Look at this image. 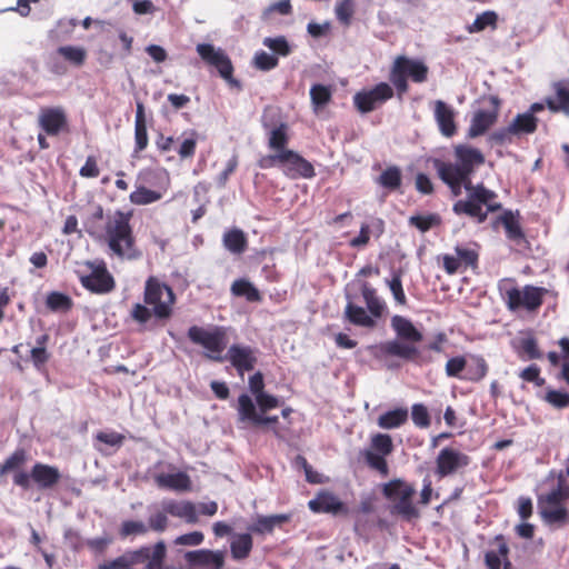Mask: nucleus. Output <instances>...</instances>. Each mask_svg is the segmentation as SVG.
Here are the masks:
<instances>
[{
  "label": "nucleus",
  "mask_w": 569,
  "mask_h": 569,
  "mask_svg": "<svg viewBox=\"0 0 569 569\" xmlns=\"http://www.w3.org/2000/svg\"><path fill=\"white\" fill-rule=\"evenodd\" d=\"M483 163L482 152L467 144H458L455 148L453 162L433 160L438 177L449 187L453 197H459L462 189L467 192L466 199L453 203L452 211L458 216L466 214L478 223L485 222L489 212L501 208V204L496 202V192L487 189L483 183L473 184L471 181L472 174Z\"/></svg>",
  "instance_id": "f257e3e1"
},
{
  "label": "nucleus",
  "mask_w": 569,
  "mask_h": 569,
  "mask_svg": "<svg viewBox=\"0 0 569 569\" xmlns=\"http://www.w3.org/2000/svg\"><path fill=\"white\" fill-rule=\"evenodd\" d=\"M228 329L222 326H213L210 330L199 326H191L187 336L189 340L198 346L203 347L207 352L204 356L217 362L223 360L230 361L240 376L244 371H251L257 363L256 350L250 346L232 345L229 347L227 355L221 356L228 345Z\"/></svg>",
  "instance_id": "f03ea898"
},
{
  "label": "nucleus",
  "mask_w": 569,
  "mask_h": 569,
  "mask_svg": "<svg viewBox=\"0 0 569 569\" xmlns=\"http://www.w3.org/2000/svg\"><path fill=\"white\" fill-rule=\"evenodd\" d=\"M390 326L397 339L380 343L378 348L381 355L400 359H412L417 356L418 347L416 345L422 341V332L415 327L410 319L400 315H395L391 318Z\"/></svg>",
  "instance_id": "7ed1b4c3"
},
{
  "label": "nucleus",
  "mask_w": 569,
  "mask_h": 569,
  "mask_svg": "<svg viewBox=\"0 0 569 569\" xmlns=\"http://www.w3.org/2000/svg\"><path fill=\"white\" fill-rule=\"evenodd\" d=\"M129 221L128 213L116 211L107 221L106 238L113 254L121 259L133 260L140 256V252L134 247V237Z\"/></svg>",
  "instance_id": "20e7f679"
},
{
  "label": "nucleus",
  "mask_w": 569,
  "mask_h": 569,
  "mask_svg": "<svg viewBox=\"0 0 569 569\" xmlns=\"http://www.w3.org/2000/svg\"><path fill=\"white\" fill-rule=\"evenodd\" d=\"M428 73L429 68L422 60L398 56L392 62L389 80L401 99L409 89L408 78L416 83H422L427 81Z\"/></svg>",
  "instance_id": "39448f33"
},
{
  "label": "nucleus",
  "mask_w": 569,
  "mask_h": 569,
  "mask_svg": "<svg viewBox=\"0 0 569 569\" xmlns=\"http://www.w3.org/2000/svg\"><path fill=\"white\" fill-rule=\"evenodd\" d=\"M568 488L563 487L562 479H559L557 487L550 492L538 498V512L547 525L562 526L568 521V510L563 501L568 498Z\"/></svg>",
  "instance_id": "423d86ee"
},
{
  "label": "nucleus",
  "mask_w": 569,
  "mask_h": 569,
  "mask_svg": "<svg viewBox=\"0 0 569 569\" xmlns=\"http://www.w3.org/2000/svg\"><path fill=\"white\" fill-rule=\"evenodd\" d=\"M61 479L60 470L51 465L37 462L30 472L19 470L13 475V483L23 490L31 488L32 481L39 490L52 489Z\"/></svg>",
  "instance_id": "0eeeda50"
},
{
  "label": "nucleus",
  "mask_w": 569,
  "mask_h": 569,
  "mask_svg": "<svg viewBox=\"0 0 569 569\" xmlns=\"http://www.w3.org/2000/svg\"><path fill=\"white\" fill-rule=\"evenodd\" d=\"M176 297L171 287L161 283L154 278H149L144 287V303L152 306L153 316L157 319H169L172 315V306Z\"/></svg>",
  "instance_id": "6e6552de"
},
{
  "label": "nucleus",
  "mask_w": 569,
  "mask_h": 569,
  "mask_svg": "<svg viewBox=\"0 0 569 569\" xmlns=\"http://www.w3.org/2000/svg\"><path fill=\"white\" fill-rule=\"evenodd\" d=\"M196 51L202 61L208 66L213 67L218 71L219 76L230 86L240 88V82L232 77V62L223 49L216 48L211 43H198Z\"/></svg>",
  "instance_id": "1a4fd4ad"
},
{
  "label": "nucleus",
  "mask_w": 569,
  "mask_h": 569,
  "mask_svg": "<svg viewBox=\"0 0 569 569\" xmlns=\"http://www.w3.org/2000/svg\"><path fill=\"white\" fill-rule=\"evenodd\" d=\"M415 492L416 490L411 485H408L401 480L390 481L383 487V495L387 498H398L393 506V512L400 515L406 520H411L419 517V511L411 501Z\"/></svg>",
  "instance_id": "9d476101"
},
{
  "label": "nucleus",
  "mask_w": 569,
  "mask_h": 569,
  "mask_svg": "<svg viewBox=\"0 0 569 569\" xmlns=\"http://www.w3.org/2000/svg\"><path fill=\"white\" fill-rule=\"evenodd\" d=\"M393 97V89L387 82H380L369 90L358 91L353 104L360 113H369Z\"/></svg>",
  "instance_id": "9b49d317"
},
{
  "label": "nucleus",
  "mask_w": 569,
  "mask_h": 569,
  "mask_svg": "<svg viewBox=\"0 0 569 569\" xmlns=\"http://www.w3.org/2000/svg\"><path fill=\"white\" fill-rule=\"evenodd\" d=\"M503 300L511 311L520 308L536 310L542 303V289L533 286H526L523 290L511 287L505 291Z\"/></svg>",
  "instance_id": "f8f14e48"
},
{
  "label": "nucleus",
  "mask_w": 569,
  "mask_h": 569,
  "mask_svg": "<svg viewBox=\"0 0 569 569\" xmlns=\"http://www.w3.org/2000/svg\"><path fill=\"white\" fill-rule=\"evenodd\" d=\"M167 555L164 541L160 540L153 546H142L137 550L123 553L131 568L134 565L146 563L144 569H159L163 566Z\"/></svg>",
  "instance_id": "ddd939ff"
},
{
  "label": "nucleus",
  "mask_w": 569,
  "mask_h": 569,
  "mask_svg": "<svg viewBox=\"0 0 569 569\" xmlns=\"http://www.w3.org/2000/svg\"><path fill=\"white\" fill-rule=\"evenodd\" d=\"M86 264L91 269V273L80 277V282L83 288L99 295L108 293L113 290L114 279L107 270L103 261H87Z\"/></svg>",
  "instance_id": "4468645a"
},
{
  "label": "nucleus",
  "mask_w": 569,
  "mask_h": 569,
  "mask_svg": "<svg viewBox=\"0 0 569 569\" xmlns=\"http://www.w3.org/2000/svg\"><path fill=\"white\" fill-rule=\"evenodd\" d=\"M490 108L479 109L473 112L467 131L470 139L483 136L498 120L500 100L497 96L489 97Z\"/></svg>",
  "instance_id": "2eb2a0df"
},
{
  "label": "nucleus",
  "mask_w": 569,
  "mask_h": 569,
  "mask_svg": "<svg viewBox=\"0 0 569 569\" xmlns=\"http://www.w3.org/2000/svg\"><path fill=\"white\" fill-rule=\"evenodd\" d=\"M280 159V170L289 179H311L316 176L312 163L291 149L282 150Z\"/></svg>",
  "instance_id": "dca6fc26"
},
{
  "label": "nucleus",
  "mask_w": 569,
  "mask_h": 569,
  "mask_svg": "<svg viewBox=\"0 0 569 569\" xmlns=\"http://www.w3.org/2000/svg\"><path fill=\"white\" fill-rule=\"evenodd\" d=\"M38 124L46 134L56 137L68 130V118L62 107L41 108L38 116Z\"/></svg>",
  "instance_id": "f3484780"
},
{
  "label": "nucleus",
  "mask_w": 569,
  "mask_h": 569,
  "mask_svg": "<svg viewBox=\"0 0 569 569\" xmlns=\"http://www.w3.org/2000/svg\"><path fill=\"white\" fill-rule=\"evenodd\" d=\"M470 463V458L463 452L450 447L440 450L436 459V473L443 478L453 475L459 469L467 467Z\"/></svg>",
  "instance_id": "a211bd4d"
},
{
  "label": "nucleus",
  "mask_w": 569,
  "mask_h": 569,
  "mask_svg": "<svg viewBox=\"0 0 569 569\" xmlns=\"http://www.w3.org/2000/svg\"><path fill=\"white\" fill-rule=\"evenodd\" d=\"M309 509L315 513H330L332 516L347 515V506L332 492L322 490L308 502Z\"/></svg>",
  "instance_id": "6ab92c4d"
},
{
  "label": "nucleus",
  "mask_w": 569,
  "mask_h": 569,
  "mask_svg": "<svg viewBox=\"0 0 569 569\" xmlns=\"http://www.w3.org/2000/svg\"><path fill=\"white\" fill-rule=\"evenodd\" d=\"M347 305L343 310V318L349 323L362 328L372 329L376 327V319L369 313L368 309L356 305L349 293H346Z\"/></svg>",
  "instance_id": "aec40b11"
},
{
  "label": "nucleus",
  "mask_w": 569,
  "mask_h": 569,
  "mask_svg": "<svg viewBox=\"0 0 569 569\" xmlns=\"http://www.w3.org/2000/svg\"><path fill=\"white\" fill-rule=\"evenodd\" d=\"M435 120L439 127V130L445 137H452L457 132V126L455 122V110L452 107L447 104L442 100L435 101L433 109Z\"/></svg>",
  "instance_id": "412c9836"
},
{
  "label": "nucleus",
  "mask_w": 569,
  "mask_h": 569,
  "mask_svg": "<svg viewBox=\"0 0 569 569\" xmlns=\"http://www.w3.org/2000/svg\"><path fill=\"white\" fill-rule=\"evenodd\" d=\"M184 558L192 566H213L214 569H221L224 565V555L221 550L199 549L188 551Z\"/></svg>",
  "instance_id": "4be33fe9"
},
{
  "label": "nucleus",
  "mask_w": 569,
  "mask_h": 569,
  "mask_svg": "<svg viewBox=\"0 0 569 569\" xmlns=\"http://www.w3.org/2000/svg\"><path fill=\"white\" fill-rule=\"evenodd\" d=\"M360 291L369 313L375 318L379 319L385 316L388 308L382 298L377 293V290L367 281L361 282Z\"/></svg>",
  "instance_id": "5701e85b"
},
{
  "label": "nucleus",
  "mask_w": 569,
  "mask_h": 569,
  "mask_svg": "<svg viewBox=\"0 0 569 569\" xmlns=\"http://www.w3.org/2000/svg\"><path fill=\"white\" fill-rule=\"evenodd\" d=\"M555 98H547V107L553 112H563L569 116V87L568 82L558 81L553 83Z\"/></svg>",
  "instance_id": "b1692460"
},
{
  "label": "nucleus",
  "mask_w": 569,
  "mask_h": 569,
  "mask_svg": "<svg viewBox=\"0 0 569 569\" xmlns=\"http://www.w3.org/2000/svg\"><path fill=\"white\" fill-rule=\"evenodd\" d=\"M148 146V133L146 124L144 106L142 102L137 103L134 120V153H139Z\"/></svg>",
  "instance_id": "393cba45"
},
{
  "label": "nucleus",
  "mask_w": 569,
  "mask_h": 569,
  "mask_svg": "<svg viewBox=\"0 0 569 569\" xmlns=\"http://www.w3.org/2000/svg\"><path fill=\"white\" fill-rule=\"evenodd\" d=\"M289 515H271V516H258L257 520L249 526V531L266 535L271 533L276 527L289 521Z\"/></svg>",
  "instance_id": "a878e982"
},
{
  "label": "nucleus",
  "mask_w": 569,
  "mask_h": 569,
  "mask_svg": "<svg viewBox=\"0 0 569 569\" xmlns=\"http://www.w3.org/2000/svg\"><path fill=\"white\" fill-rule=\"evenodd\" d=\"M467 360L468 366L463 379L471 382L481 381L489 370L486 359L480 355H467Z\"/></svg>",
  "instance_id": "bb28decb"
},
{
  "label": "nucleus",
  "mask_w": 569,
  "mask_h": 569,
  "mask_svg": "<svg viewBox=\"0 0 569 569\" xmlns=\"http://www.w3.org/2000/svg\"><path fill=\"white\" fill-rule=\"evenodd\" d=\"M497 223H501L505 227L509 240L520 242L525 239V233L520 227L519 220L512 211L506 210L497 218Z\"/></svg>",
  "instance_id": "cd10ccee"
},
{
  "label": "nucleus",
  "mask_w": 569,
  "mask_h": 569,
  "mask_svg": "<svg viewBox=\"0 0 569 569\" xmlns=\"http://www.w3.org/2000/svg\"><path fill=\"white\" fill-rule=\"evenodd\" d=\"M157 483L162 488L183 491L190 488L191 481L187 473H161L156 477Z\"/></svg>",
  "instance_id": "c85d7f7f"
},
{
  "label": "nucleus",
  "mask_w": 569,
  "mask_h": 569,
  "mask_svg": "<svg viewBox=\"0 0 569 569\" xmlns=\"http://www.w3.org/2000/svg\"><path fill=\"white\" fill-rule=\"evenodd\" d=\"M253 547L252 537L250 533H237L230 542L231 557L234 560H243L249 557Z\"/></svg>",
  "instance_id": "c756f323"
},
{
  "label": "nucleus",
  "mask_w": 569,
  "mask_h": 569,
  "mask_svg": "<svg viewBox=\"0 0 569 569\" xmlns=\"http://www.w3.org/2000/svg\"><path fill=\"white\" fill-rule=\"evenodd\" d=\"M222 242L224 248L233 254L243 253L248 246L246 234L240 229H232L224 232Z\"/></svg>",
  "instance_id": "7c9ffc66"
},
{
  "label": "nucleus",
  "mask_w": 569,
  "mask_h": 569,
  "mask_svg": "<svg viewBox=\"0 0 569 569\" xmlns=\"http://www.w3.org/2000/svg\"><path fill=\"white\" fill-rule=\"evenodd\" d=\"M407 420L408 410L406 408H396L379 416L377 423L381 429H396L405 425Z\"/></svg>",
  "instance_id": "2f4dec72"
},
{
  "label": "nucleus",
  "mask_w": 569,
  "mask_h": 569,
  "mask_svg": "<svg viewBox=\"0 0 569 569\" xmlns=\"http://www.w3.org/2000/svg\"><path fill=\"white\" fill-rule=\"evenodd\" d=\"M230 291L234 297H244L249 302H259L262 297L259 290L247 279L240 278L232 282Z\"/></svg>",
  "instance_id": "473e14b6"
},
{
  "label": "nucleus",
  "mask_w": 569,
  "mask_h": 569,
  "mask_svg": "<svg viewBox=\"0 0 569 569\" xmlns=\"http://www.w3.org/2000/svg\"><path fill=\"white\" fill-rule=\"evenodd\" d=\"M289 142L288 136V126L283 122L279 123L277 127L271 128L268 131V147L276 152H281L282 150H289L287 144Z\"/></svg>",
  "instance_id": "72a5a7b5"
},
{
  "label": "nucleus",
  "mask_w": 569,
  "mask_h": 569,
  "mask_svg": "<svg viewBox=\"0 0 569 569\" xmlns=\"http://www.w3.org/2000/svg\"><path fill=\"white\" fill-rule=\"evenodd\" d=\"M510 126L516 136L530 134L537 130L538 119L531 113H518Z\"/></svg>",
  "instance_id": "f704fd0d"
},
{
  "label": "nucleus",
  "mask_w": 569,
  "mask_h": 569,
  "mask_svg": "<svg viewBox=\"0 0 569 569\" xmlns=\"http://www.w3.org/2000/svg\"><path fill=\"white\" fill-rule=\"evenodd\" d=\"M46 306L52 312H68L71 310L73 301L66 293L51 291L47 296Z\"/></svg>",
  "instance_id": "c9c22d12"
},
{
  "label": "nucleus",
  "mask_w": 569,
  "mask_h": 569,
  "mask_svg": "<svg viewBox=\"0 0 569 569\" xmlns=\"http://www.w3.org/2000/svg\"><path fill=\"white\" fill-rule=\"evenodd\" d=\"M237 411L240 421H250L254 425L259 417L252 399L247 393L239 396Z\"/></svg>",
  "instance_id": "e433bc0d"
},
{
  "label": "nucleus",
  "mask_w": 569,
  "mask_h": 569,
  "mask_svg": "<svg viewBox=\"0 0 569 569\" xmlns=\"http://www.w3.org/2000/svg\"><path fill=\"white\" fill-rule=\"evenodd\" d=\"M377 181L388 190H397L402 181L401 170L396 166L389 167L382 171Z\"/></svg>",
  "instance_id": "4c0bfd02"
},
{
  "label": "nucleus",
  "mask_w": 569,
  "mask_h": 569,
  "mask_svg": "<svg viewBox=\"0 0 569 569\" xmlns=\"http://www.w3.org/2000/svg\"><path fill=\"white\" fill-rule=\"evenodd\" d=\"M331 89L320 83L313 84L310 89V99L315 111L328 104L331 100Z\"/></svg>",
  "instance_id": "58836bf2"
},
{
  "label": "nucleus",
  "mask_w": 569,
  "mask_h": 569,
  "mask_svg": "<svg viewBox=\"0 0 569 569\" xmlns=\"http://www.w3.org/2000/svg\"><path fill=\"white\" fill-rule=\"evenodd\" d=\"M27 461V452L23 449H17L10 455L4 462L0 466V477L10 472L19 471Z\"/></svg>",
  "instance_id": "ea45409f"
},
{
  "label": "nucleus",
  "mask_w": 569,
  "mask_h": 569,
  "mask_svg": "<svg viewBox=\"0 0 569 569\" xmlns=\"http://www.w3.org/2000/svg\"><path fill=\"white\" fill-rule=\"evenodd\" d=\"M262 44L281 57H287L291 53V46L284 36L267 37L263 39Z\"/></svg>",
  "instance_id": "a19ab883"
},
{
  "label": "nucleus",
  "mask_w": 569,
  "mask_h": 569,
  "mask_svg": "<svg viewBox=\"0 0 569 569\" xmlns=\"http://www.w3.org/2000/svg\"><path fill=\"white\" fill-rule=\"evenodd\" d=\"M161 198V193L150 190L146 187H139L137 190L131 192L130 201L133 204L144 206L158 201Z\"/></svg>",
  "instance_id": "79ce46f5"
},
{
  "label": "nucleus",
  "mask_w": 569,
  "mask_h": 569,
  "mask_svg": "<svg viewBox=\"0 0 569 569\" xmlns=\"http://www.w3.org/2000/svg\"><path fill=\"white\" fill-rule=\"evenodd\" d=\"M440 223V217L437 213L417 214L409 218V224L416 227L421 232H427L432 227Z\"/></svg>",
  "instance_id": "37998d69"
},
{
  "label": "nucleus",
  "mask_w": 569,
  "mask_h": 569,
  "mask_svg": "<svg viewBox=\"0 0 569 569\" xmlns=\"http://www.w3.org/2000/svg\"><path fill=\"white\" fill-rule=\"evenodd\" d=\"M58 53L62 56L67 61L81 66L86 60V50L81 47L63 46L58 48Z\"/></svg>",
  "instance_id": "c03bdc74"
},
{
  "label": "nucleus",
  "mask_w": 569,
  "mask_h": 569,
  "mask_svg": "<svg viewBox=\"0 0 569 569\" xmlns=\"http://www.w3.org/2000/svg\"><path fill=\"white\" fill-rule=\"evenodd\" d=\"M363 457H365L366 463L371 469L377 470L385 477L388 476L389 468H388V463L385 459V457H386L385 455L377 453L372 450H366L363 453Z\"/></svg>",
  "instance_id": "a18cd8bd"
},
{
  "label": "nucleus",
  "mask_w": 569,
  "mask_h": 569,
  "mask_svg": "<svg viewBox=\"0 0 569 569\" xmlns=\"http://www.w3.org/2000/svg\"><path fill=\"white\" fill-rule=\"evenodd\" d=\"M372 451L389 456L393 451L392 439L387 433H376L371 437Z\"/></svg>",
  "instance_id": "49530a36"
},
{
  "label": "nucleus",
  "mask_w": 569,
  "mask_h": 569,
  "mask_svg": "<svg viewBox=\"0 0 569 569\" xmlns=\"http://www.w3.org/2000/svg\"><path fill=\"white\" fill-rule=\"evenodd\" d=\"M468 366L467 356H457L450 358L446 363V375L450 378H460L463 379L461 372L466 370Z\"/></svg>",
  "instance_id": "de8ad7c7"
},
{
  "label": "nucleus",
  "mask_w": 569,
  "mask_h": 569,
  "mask_svg": "<svg viewBox=\"0 0 569 569\" xmlns=\"http://www.w3.org/2000/svg\"><path fill=\"white\" fill-rule=\"evenodd\" d=\"M278 58L266 51H258L253 57V66L261 71H270L278 66Z\"/></svg>",
  "instance_id": "09e8293b"
},
{
  "label": "nucleus",
  "mask_w": 569,
  "mask_h": 569,
  "mask_svg": "<svg viewBox=\"0 0 569 569\" xmlns=\"http://www.w3.org/2000/svg\"><path fill=\"white\" fill-rule=\"evenodd\" d=\"M411 419L416 427L425 429L431 423L427 407L422 403H415L411 407Z\"/></svg>",
  "instance_id": "8fccbe9b"
},
{
  "label": "nucleus",
  "mask_w": 569,
  "mask_h": 569,
  "mask_svg": "<svg viewBox=\"0 0 569 569\" xmlns=\"http://www.w3.org/2000/svg\"><path fill=\"white\" fill-rule=\"evenodd\" d=\"M337 19L345 26L351 23V18L355 13L353 0H342L336 4L335 8Z\"/></svg>",
  "instance_id": "3c124183"
},
{
  "label": "nucleus",
  "mask_w": 569,
  "mask_h": 569,
  "mask_svg": "<svg viewBox=\"0 0 569 569\" xmlns=\"http://www.w3.org/2000/svg\"><path fill=\"white\" fill-rule=\"evenodd\" d=\"M149 531L148 525L138 520H126L121 523L120 536L146 535Z\"/></svg>",
  "instance_id": "603ef678"
},
{
  "label": "nucleus",
  "mask_w": 569,
  "mask_h": 569,
  "mask_svg": "<svg viewBox=\"0 0 569 569\" xmlns=\"http://www.w3.org/2000/svg\"><path fill=\"white\" fill-rule=\"evenodd\" d=\"M516 136L515 132L511 129V126H507L503 128H499L495 130L489 137L488 141L492 146H505L507 143H510L512 141V137Z\"/></svg>",
  "instance_id": "864d4df0"
},
{
  "label": "nucleus",
  "mask_w": 569,
  "mask_h": 569,
  "mask_svg": "<svg viewBox=\"0 0 569 569\" xmlns=\"http://www.w3.org/2000/svg\"><path fill=\"white\" fill-rule=\"evenodd\" d=\"M393 299L397 303L405 306L407 303V297L405 295L403 288H402V281L400 273H395L392 279L386 280Z\"/></svg>",
  "instance_id": "5fc2aeb1"
},
{
  "label": "nucleus",
  "mask_w": 569,
  "mask_h": 569,
  "mask_svg": "<svg viewBox=\"0 0 569 569\" xmlns=\"http://www.w3.org/2000/svg\"><path fill=\"white\" fill-rule=\"evenodd\" d=\"M497 14L495 12L486 11L475 19L473 23L469 27V32H479L489 26H495Z\"/></svg>",
  "instance_id": "6e6d98bb"
},
{
  "label": "nucleus",
  "mask_w": 569,
  "mask_h": 569,
  "mask_svg": "<svg viewBox=\"0 0 569 569\" xmlns=\"http://www.w3.org/2000/svg\"><path fill=\"white\" fill-rule=\"evenodd\" d=\"M169 519L167 512L158 511L148 518V528L156 532H163L168 528Z\"/></svg>",
  "instance_id": "4d7b16f0"
},
{
  "label": "nucleus",
  "mask_w": 569,
  "mask_h": 569,
  "mask_svg": "<svg viewBox=\"0 0 569 569\" xmlns=\"http://www.w3.org/2000/svg\"><path fill=\"white\" fill-rule=\"evenodd\" d=\"M96 440L110 447L120 448L123 445L124 436L116 431H99L96 435Z\"/></svg>",
  "instance_id": "13d9d810"
},
{
  "label": "nucleus",
  "mask_w": 569,
  "mask_h": 569,
  "mask_svg": "<svg viewBox=\"0 0 569 569\" xmlns=\"http://www.w3.org/2000/svg\"><path fill=\"white\" fill-rule=\"evenodd\" d=\"M519 376L525 381L533 382L538 387L545 385V379L540 377V369L537 365L525 368Z\"/></svg>",
  "instance_id": "bf43d9fd"
},
{
  "label": "nucleus",
  "mask_w": 569,
  "mask_h": 569,
  "mask_svg": "<svg viewBox=\"0 0 569 569\" xmlns=\"http://www.w3.org/2000/svg\"><path fill=\"white\" fill-rule=\"evenodd\" d=\"M546 400L556 408H565L569 405V393L558 390H549L546 393Z\"/></svg>",
  "instance_id": "052dcab7"
},
{
  "label": "nucleus",
  "mask_w": 569,
  "mask_h": 569,
  "mask_svg": "<svg viewBox=\"0 0 569 569\" xmlns=\"http://www.w3.org/2000/svg\"><path fill=\"white\" fill-rule=\"evenodd\" d=\"M204 536L201 531H192L181 535L174 539L178 546H199L203 542Z\"/></svg>",
  "instance_id": "680f3d73"
},
{
  "label": "nucleus",
  "mask_w": 569,
  "mask_h": 569,
  "mask_svg": "<svg viewBox=\"0 0 569 569\" xmlns=\"http://www.w3.org/2000/svg\"><path fill=\"white\" fill-rule=\"evenodd\" d=\"M455 251L457 253V258L460 260V263H465L466 266L471 267L477 264L478 253L475 250L456 246Z\"/></svg>",
  "instance_id": "e2e57ef3"
},
{
  "label": "nucleus",
  "mask_w": 569,
  "mask_h": 569,
  "mask_svg": "<svg viewBox=\"0 0 569 569\" xmlns=\"http://www.w3.org/2000/svg\"><path fill=\"white\" fill-rule=\"evenodd\" d=\"M153 311L141 303H136L131 310L132 319L140 325H146L151 319Z\"/></svg>",
  "instance_id": "0e129e2a"
},
{
  "label": "nucleus",
  "mask_w": 569,
  "mask_h": 569,
  "mask_svg": "<svg viewBox=\"0 0 569 569\" xmlns=\"http://www.w3.org/2000/svg\"><path fill=\"white\" fill-rule=\"evenodd\" d=\"M256 401L261 412H267L268 410L277 408L280 405L279 399L277 397L269 395L267 392L257 395Z\"/></svg>",
  "instance_id": "69168bd1"
},
{
  "label": "nucleus",
  "mask_w": 569,
  "mask_h": 569,
  "mask_svg": "<svg viewBox=\"0 0 569 569\" xmlns=\"http://www.w3.org/2000/svg\"><path fill=\"white\" fill-rule=\"evenodd\" d=\"M31 361L37 369H41L49 360L50 355L46 348L34 347L30 351Z\"/></svg>",
  "instance_id": "338daca9"
},
{
  "label": "nucleus",
  "mask_w": 569,
  "mask_h": 569,
  "mask_svg": "<svg viewBox=\"0 0 569 569\" xmlns=\"http://www.w3.org/2000/svg\"><path fill=\"white\" fill-rule=\"evenodd\" d=\"M98 569H132L123 555L98 566Z\"/></svg>",
  "instance_id": "774afa93"
}]
</instances>
